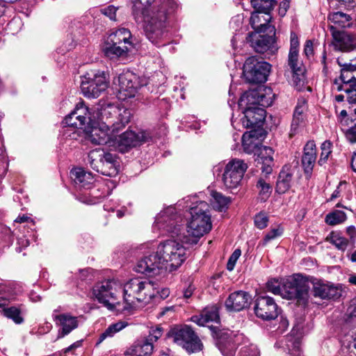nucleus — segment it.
<instances>
[{
  "instance_id": "7c9ffc66",
  "label": "nucleus",
  "mask_w": 356,
  "mask_h": 356,
  "mask_svg": "<svg viewBox=\"0 0 356 356\" xmlns=\"http://www.w3.org/2000/svg\"><path fill=\"white\" fill-rule=\"evenodd\" d=\"M130 50L128 45H122L114 44L107 39L102 47V51L105 56L109 58H115L123 56Z\"/></svg>"
},
{
  "instance_id": "4be33fe9",
  "label": "nucleus",
  "mask_w": 356,
  "mask_h": 356,
  "mask_svg": "<svg viewBox=\"0 0 356 356\" xmlns=\"http://www.w3.org/2000/svg\"><path fill=\"white\" fill-rule=\"evenodd\" d=\"M112 113L116 115L117 120L113 122H108V123L110 124L112 131L117 134L129 122L131 112L129 109L119 108L116 106L109 105L106 108L104 109L102 115L104 116Z\"/></svg>"
},
{
  "instance_id": "c85d7f7f",
  "label": "nucleus",
  "mask_w": 356,
  "mask_h": 356,
  "mask_svg": "<svg viewBox=\"0 0 356 356\" xmlns=\"http://www.w3.org/2000/svg\"><path fill=\"white\" fill-rule=\"evenodd\" d=\"M71 178L80 188H90L94 182V177L90 172L83 168H74L70 172Z\"/></svg>"
},
{
  "instance_id": "c9c22d12",
  "label": "nucleus",
  "mask_w": 356,
  "mask_h": 356,
  "mask_svg": "<svg viewBox=\"0 0 356 356\" xmlns=\"http://www.w3.org/2000/svg\"><path fill=\"white\" fill-rule=\"evenodd\" d=\"M326 241L333 245L336 249L345 252L349 245V240L339 232H332L326 237Z\"/></svg>"
},
{
  "instance_id": "bb28decb",
  "label": "nucleus",
  "mask_w": 356,
  "mask_h": 356,
  "mask_svg": "<svg viewBox=\"0 0 356 356\" xmlns=\"http://www.w3.org/2000/svg\"><path fill=\"white\" fill-rule=\"evenodd\" d=\"M302 330L301 325H295L291 330V335L286 339V346L290 351L291 356H302L300 351L302 334Z\"/></svg>"
},
{
  "instance_id": "de8ad7c7",
  "label": "nucleus",
  "mask_w": 356,
  "mask_h": 356,
  "mask_svg": "<svg viewBox=\"0 0 356 356\" xmlns=\"http://www.w3.org/2000/svg\"><path fill=\"white\" fill-rule=\"evenodd\" d=\"M337 80L341 84L343 85V88L355 86L356 84V76L348 72L346 68L341 67V75L339 79Z\"/></svg>"
},
{
  "instance_id": "cd10ccee",
  "label": "nucleus",
  "mask_w": 356,
  "mask_h": 356,
  "mask_svg": "<svg viewBox=\"0 0 356 356\" xmlns=\"http://www.w3.org/2000/svg\"><path fill=\"white\" fill-rule=\"evenodd\" d=\"M191 321L200 326H205L210 322H218L219 314L217 307L214 305L207 307L200 315L192 316Z\"/></svg>"
},
{
  "instance_id": "dca6fc26",
  "label": "nucleus",
  "mask_w": 356,
  "mask_h": 356,
  "mask_svg": "<svg viewBox=\"0 0 356 356\" xmlns=\"http://www.w3.org/2000/svg\"><path fill=\"white\" fill-rule=\"evenodd\" d=\"M108 87L105 74L97 73L92 75L87 74L81 82V91L88 98H97Z\"/></svg>"
},
{
  "instance_id": "4468645a",
  "label": "nucleus",
  "mask_w": 356,
  "mask_h": 356,
  "mask_svg": "<svg viewBox=\"0 0 356 356\" xmlns=\"http://www.w3.org/2000/svg\"><path fill=\"white\" fill-rule=\"evenodd\" d=\"M248 168V165L241 159L231 160L225 167L222 181L227 188H237Z\"/></svg>"
},
{
  "instance_id": "5fc2aeb1",
  "label": "nucleus",
  "mask_w": 356,
  "mask_h": 356,
  "mask_svg": "<svg viewBox=\"0 0 356 356\" xmlns=\"http://www.w3.org/2000/svg\"><path fill=\"white\" fill-rule=\"evenodd\" d=\"M316 157H302V164L307 176V178H309L314 165Z\"/></svg>"
},
{
  "instance_id": "49530a36",
  "label": "nucleus",
  "mask_w": 356,
  "mask_h": 356,
  "mask_svg": "<svg viewBox=\"0 0 356 356\" xmlns=\"http://www.w3.org/2000/svg\"><path fill=\"white\" fill-rule=\"evenodd\" d=\"M333 90L337 91L344 90L348 94V101L350 104H356V84L355 86L343 88L338 80L335 79L333 83Z\"/></svg>"
},
{
  "instance_id": "0e129e2a",
  "label": "nucleus",
  "mask_w": 356,
  "mask_h": 356,
  "mask_svg": "<svg viewBox=\"0 0 356 356\" xmlns=\"http://www.w3.org/2000/svg\"><path fill=\"white\" fill-rule=\"evenodd\" d=\"M304 156H316V147L314 140H309L304 147Z\"/></svg>"
},
{
  "instance_id": "5701e85b",
  "label": "nucleus",
  "mask_w": 356,
  "mask_h": 356,
  "mask_svg": "<svg viewBox=\"0 0 356 356\" xmlns=\"http://www.w3.org/2000/svg\"><path fill=\"white\" fill-rule=\"evenodd\" d=\"M250 295L243 291H237L232 293L226 299L225 305L229 312H240L250 304Z\"/></svg>"
},
{
  "instance_id": "6e6d98bb",
  "label": "nucleus",
  "mask_w": 356,
  "mask_h": 356,
  "mask_svg": "<svg viewBox=\"0 0 356 356\" xmlns=\"http://www.w3.org/2000/svg\"><path fill=\"white\" fill-rule=\"evenodd\" d=\"M267 290L275 295H280L282 296V286L281 287L280 283L277 280H271L266 284Z\"/></svg>"
},
{
  "instance_id": "e433bc0d",
  "label": "nucleus",
  "mask_w": 356,
  "mask_h": 356,
  "mask_svg": "<svg viewBox=\"0 0 356 356\" xmlns=\"http://www.w3.org/2000/svg\"><path fill=\"white\" fill-rule=\"evenodd\" d=\"M104 170H100L99 173L109 177H113L118 174L120 170V165L117 160V157H104Z\"/></svg>"
},
{
  "instance_id": "69168bd1",
  "label": "nucleus",
  "mask_w": 356,
  "mask_h": 356,
  "mask_svg": "<svg viewBox=\"0 0 356 356\" xmlns=\"http://www.w3.org/2000/svg\"><path fill=\"white\" fill-rule=\"evenodd\" d=\"M256 152L257 156H271L274 154V150L270 147L259 145Z\"/></svg>"
},
{
  "instance_id": "338daca9",
  "label": "nucleus",
  "mask_w": 356,
  "mask_h": 356,
  "mask_svg": "<svg viewBox=\"0 0 356 356\" xmlns=\"http://www.w3.org/2000/svg\"><path fill=\"white\" fill-rule=\"evenodd\" d=\"M256 152L257 156H271L274 154V150L270 147L259 145Z\"/></svg>"
},
{
  "instance_id": "052dcab7",
  "label": "nucleus",
  "mask_w": 356,
  "mask_h": 356,
  "mask_svg": "<svg viewBox=\"0 0 356 356\" xmlns=\"http://www.w3.org/2000/svg\"><path fill=\"white\" fill-rule=\"evenodd\" d=\"M241 254V251L240 249H236L234 251V252L231 254L227 264V269L228 270L232 271L234 268L236 261L238 259Z\"/></svg>"
},
{
  "instance_id": "1a4fd4ad",
  "label": "nucleus",
  "mask_w": 356,
  "mask_h": 356,
  "mask_svg": "<svg viewBox=\"0 0 356 356\" xmlns=\"http://www.w3.org/2000/svg\"><path fill=\"white\" fill-rule=\"evenodd\" d=\"M149 141H154V136L149 131H142L136 133L127 131L118 138H113L112 147L118 152L124 154L127 152L129 149Z\"/></svg>"
},
{
  "instance_id": "680f3d73",
  "label": "nucleus",
  "mask_w": 356,
  "mask_h": 356,
  "mask_svg": "<svg viewBox=\"0 0 356 356\" xmlns=\"http://www.w3.org/2000/svg\"><path fill=\"white\" fill-rule=\"evenodd\" d=\"M118 10V8L110 5L106 8H102L100 10L101 13L108 17L111 20L115 21L116 20V11Z\"/></svg>"
},
{
  "instance_id": "423d86ee",
  "label": "nucleus",
  "mask_w": 356,
  "mask_h": 356,
  "mask_svg": "<svg viewBox=\"0 0 356 356\" xmlns=\"http://www.w3.org/2000/svg\"><path fill=\"white\" fill-rule=\"evenodd\" d=\"M122 284L116 280H108L97 283L93 288V295L99 303L113 309L118 305V297L121 293Z\"/></svg>"
},
{
  "instance_id": "72a5a7b5",
  "label": "nucleus",
  "mask_w": 356,
  "mask_h": 356,
  "mask_svg": "<svg viewBox=\"0 0 356 356\" xmlns=\"http://www.w3.org/2000/svg\"><path fill=\"white\" fill-rule=\"evenodd\" d=\"M131 37V32L127 29L121 28L110 34L107 39L114 44L128 45L131 49L132 47V43L130 41Z\"/></svg>"
},
{
  "instance_id": "9d476101",
  "label": "nucleus",
  "mask_w": 356,
  "mask_h": 356,
  "mask_svg": "<svg viewBox=\"0 0 356 356\" xmlns=\"http://www.w3.org/2000/svg\"><path fill=\"white\" fill-rule=\"evenodd\" d=\"M271 65L264 61H259L254 56L246 59L243 69V74L247 82L251 83H264L270 71Z\"/></svg>"
},
{
  "instance_id": "f3484780",
  "label": "nucleus",
  "mask_w": 356,
  "mask_h": 356,
  "mask_svg": "<svg viewBox=\"0 0 356 356\" xmlns=\"http://www.w3.org/2000/svg\"><path fill=\"white\" fill-rule=\"evenodd\" d=\"M216 345L224 356H234L236 347L243 339L242 334H236L230 330H220L216 333Z\"/></svg>"
},
{
  "instance_id": "a18cd8bd",
  "label": "nucleus",
  "mask_w": 356,
  "mask_h": 356,
  "mask_svg": "<svg viewBox=\"0 0 356 356\" xmlns=\"http://www.w3.org/2000/svg\"><path fill=\"white\" fill-rule=\"evenodd\" d=\"M346 218V215L343 211L335 210L327 214L325 221L329 225H336L343 222Z\"/></svg>"
},
{
  "instance_id": "a211bd4d",
  "label": "nucleus",
  "mask_w": 356,
  "mask_h": 356,
  "mask_svg": "<svg viewBox=\"0 0 356 356\" xmlns=\"http://www.w3.org/2000/svg\"><path fill=\"white\" fill-rule=\"evenodd\" d=\"M157 254H151L144 256L138 261L135 270L137 273L147 276H156L166 273L165 267L162 265Z\"/></svg>"
},
{
  "instance_id": "b1692460",
  "label": "nucleus",
  "mask_w": 356,
  "mask_h": 356,
  "mask_svg": "<svg viewBox=\"0 0 356 356\" xmlns=\"http://www.w3.org/2000/svg\"><path fill=\"white\" fill-rule=\"evenodd\" d=\"M54 312H56V311H54ZM52 316L56 324L60 327V330L58 334V338L63 337L78 327L77 317L73 316L70 314H56L54 313Z\"/></svg>"
},
{
  "instance_id": "20e7f679",
  "label": "nucleus",
  "mask_w": 356,
  "mask_h": 356,
  "mask_svg": "<svg viewBox=\"0 0 356 356\" xmlns=\"http://www.w3.org/2000/svg\"><path fill=\"white\" fill-rule=\"evenodd\" d=\"M123 295L128 305L124 309L133 307L136 302L146 304L156 297L154 284L140 278L131 279L124 285Z\"/></svg>"
},
{
  "instance_id": "ddd939ff",
  "label": "nucleus",
  "mask_w": 356,
  "mask_h": 356,
  "mask_svg": "<svg viewBox=\"0 0 356 356\" xmlns=\"http://www.w3.org/2000/svg\"><path fill=\"white\" fill-rule=\"evenodd\" d=\"M273 103L271 90L264 88L245 92L238 101L239 108L268 107Z\"/></svg>"
},
{
  "instance_id": "603ef678",
  "label": "nucleus",
  "mask_w": 356,
  "mask_h": 356,
  "mask_svg": "<svg viewBox=\"0 0 356 356\" xmlns=\"http://www.w3.org/2000/svg\"><path fill=\"white\" fill-rule=\"evenodd\" d=\"M257 187L259 189V195L262 200H265L270 196L272 188L270 185L266 182L262 178L258 180Z\"/></svg>"
},
{
  "instance_id": "aec40b11",
  "label": "nucleus",
  "mask_w": 356,
  "mask_h": 356,
  "mask_svg": "<svg viewBox=\"0 0 356 356\" xmlns=\"http://www.w3.org/2000/svg\"><path fill=\"white\" fill-rule=\"evenodd\" d=\"M256 316L265 321L275 319L278 316V307L273 298L259 296L254 307Z\"/></svg>"
},
{
  "instance_id": "bf43d9fd",
  "label": "nucleus",
  "mask_w": 356,
  "mask_h": 356,
  "mask_svg": "<svg viewBox=\"0 0 356 356\" xmlns=\"http://www.w3.org/2000/svg\"><path fill=\"white\" fill-rule=\"evenodd\" d=\"M327 293V299H337L341 296L342 290L339 286L328 285Z\"/></svg>"
},
{
  "instance_id": "a19ab883",
  "label": "nucleus",
  "mask_w": 356,
  "mask_h": 356,
  "mask_svg": "<svg viewBox=\"0 0 356 356\" xmlns=\"http://www.w3.org/2000/svg\"><path fill=\"white\" fill-rule=\"evenodd\" d=\"M250 3L254 12L270 14L276 5L274 0H250Z\"/></svg>"
},
{
  "instance_id": "37998d69",
  "label": "nucleus",
  "mask_w": 356,
  "mask_h": 356,
  "mask_svg": "<svg viewBox=\"0 0 356 356\" xmlns=\"http://www.w3.org/2000/svg\"><path fill=\"white\" fill-rule=\"evenodd\" d=\"M255 161L257 167L261 170L262 174L265 176L271 174L274 167L273 157H257Z\"/></svg>"
},
{
  "instance_id": "a878e982",
  "label": "nucleus",
  "mask_w": 356,
  "mask_h": 356,
  "mask_svg": "<svg viewBox=\"0 0 356 356\" xmlns=\"http://www.w3.org/2000/svg\"><path fill=\"white\" fill-rule=\"evenodd\" d=\"M298 51L289 52L288 56V65L293 72V81L296 85H302L304 83V70L302 63L298 59Z\"/></svg>"
},
{
  "instance_id": "8fccbe9b",
  "label": "nucleus",
  "mask_w": 356,
  "mask_h": 356,
  "mask_svg": "<svg viewBox=\"0 0 356 356\" xmlns=\"http://www.w3.org/2000/svg\"><path fill=\"white\" fill-rule=\"evenodd\" d=\"M16 293L10 286H5L0 290V307L9 304L15 300Z\"/></svg>"
},
{
  "instance_id": "c03bdc74",
  "label": "nucleus",
  "mask_w": 356,
  "mask_h": 356,
  "mask_svg": "<svg viewBox=\"0 0 356 356\" xmlns=\"http://www.w3.org/2000/svg\"><path fill=\"white\" fill-rule=\"evenodd\" d=\"M328 19L333 24L340 27H346L350 26V22L352 19L350 15L342 12H336L329 15Z\"/></svg>"
},
{
  "instance_id": "c756f323",
  "label": "nucleus",
  "mask_w": 356,
  "mask_h": 356,
  "mask_svg": "<svg viewBox=\"0 0 356 356\" xmlns=\"http://www.w3.org/2000/svg\"><path fill=\"white\" fill-rule=\"evenodd\" d=\"M272 16L270 13H261L259 12H253L250 17V24L254 31L266 33L268 31V26Z\"/></svg>"
},
{
  "instance_id": "13d9d810",
  "label": "nucleus",
  "mask_w": 356,
  "mask_h": 356,
  "mask_svg": "<svg viewBox=\"0 0 356 356\" xmlns=\"http://www.w3.org/2000/svg\"><path fill=\"white\" fill-rule=\"evenodd\" d=\"M268 218L264 213L261 212L257 214L254 217V225L257 228L260 229L266 227L268 225Z\"/></svg>"
},
{
  "instance_id": "f03ea898",
  "label": "nucleus",
  "mask_w": 356,
  "mask_h": 356,
  "mask_svg": "<svg viewBox=\"0 0 356 356\" xmlns=\"http://www.w3.org/2000/svg\"><path fill=\"white\" fill-rule=\"evenodd\" d=\"M183 202L186 204L184 207L189 210L191 218L179 241L188 245H195L204 234L211 229L209 206L204 201H197L195 197H187Z\"/></svg>"
},
{
  "instance_id": "6e6552de",
  "label": "nucleus",
  "mask_w": 356,
  "mask_h": 356,
  "mask_svg": "<svg viewBox=\"0 0 356 356\" xmlns=\"http://www.w3.org/2000/svg\"><path fill=\"white\" fill-rule=\"evenodd\" d=\"M309 289V280L300 274H296L284 282L282 297L289 300H305Z\"/></svg>"
},
{
  "instance_id": "393cba45",
  "label": "nucleus",
  "mask_w": 356,
  "mask_h": 356,
  "mask_svg": "<svg viewBox=\"0 0 356 356\" xmlns=\"http://www.w3.org/2000/svg\"><path fill=\"white\" fill-rule=\"evenodd\" d=\"M330 29L336 49L341 51H351L356 49V38L345 31H336L332 26H330Z\"/></svg>"
},
{
  "instance_id": "3c124183",
  "label": "nucleus",
  "mask_w": 356,
  "mask_h": 356,
  "mask_svg": "<svg viewBox=\"0 0 356 356\" xmlns=\"http://www.w3.org/2000/svg\"><path fill=\"white\" fill-rule=\"evenodd\" d=\"M259 350L256 345L246 343L243 344L238 353V356H259Z\"/></svg>"
},
{
  "instance_id": "4d7b16f0",
  "label": "nucleus",
  "mask_w": 356,
  "mask_h": 356,
  "mask_svg": "<svg viewBox=\"0 0 356 356\" xmlns=\"http://www.w3.org/2000/svg\"><path fill=\"white\" fill-rule=\"evenodd\" d=\"M104 161V158L103 157H88V163L98 172L103 170Z\"/></svg>"
},
{
  "instance_id": "774afa93",
  "label": "nucleus",
  "mask_w": 356,
  "mask_h": 356,
  "mask_svg": "<svg viewBox=\"0 0 356 356\" xmlns=\"http://www.w3.org/2000/svg\"><path fill=\"white\" fill-rule=\"evenodd\" d=\"M72 113L73 115H78L90 116V113L88 111V108L85 106L83 104H78Z\"/></svg>"
},
{
  "instance_id": "e2e57ef3",
  "label": "nucleus",
  "mask_w": 356,
  "mask_h": 356,
  "mask_svg": "<svg viewBox=\"0 0 356 356\" xmlns=\"http://www.w3.org/2000/svg\"><path fill=\"white\" fill-rule=\"evenodd\" d=\"M163 334V330L161 327L153 328L150 330L149 334L147 338H145L149 342L153 343L156 341L159 338L161 337Z\"/></svg>"
},
{
  "instance_id": "864d4df0",
  "label": "nucleus",
  "mask_w": 356,
  "mask_h": 356,
  "mask_svg": "<svg viewBox=\"0 0 356 356\" xmlns=\"http://www.w3.org/2000/svg\"><path fill=\"white\" fill-rule=\"evenodd\" d=\"M282 234V229L280 227L271 229L265 236L264 239L259 242V245L265 246L270 241L276 238Z\"/></svg>"
},
{
  "instance_id": "0eeeda50",
  "label": "nucleus",
  "mask_w": 356,
  "mask_h": 356,
  "mask_svg": "<svg viewBox=\"0 0 356 356\" xmlns=\"http://www.w3.org/2000/svg\"><path fill=\"white\" fill-rule=\"evenodd\" d=\"M169 337L188 353H195L202 350V343L200 339L189 326L172 329Z\"/></svg>"
},
{
  "instance_id": "58836bf2",
  "label": "nucleus",
  "mask_w": 356,
  "mask_h": 356,
  "mask_svg": "<svg viewBox=\"0 0 356 356\" xmlns=\"http://www.w3.org/2000/svg\"><path fill=\"white\" fill-rule=\"evenodd\" d=\"M90 121V116L78 115H73L72 112L65 118V123L67 126L76 127L79 129H82L85 124H89Z\"/></svg>"
},
{
  "instance_id": "6ab92c4d",
  "label": "nucleus",
  "mask_w": 356,
  "mask_h": 356,
  "mask_svg": "<svg viewBox=\"0 0 356 356\" xmlns=\"http://www.w3.org/2000/svg\"><path fill=\"white\" fill-rule=\"evenodd\" d=\"M115 132L112 131L110 124L102 123L91 127L87 134L86 140L95 145L108 144L111 147L113 142Z\"/></svg>"
},
{
  "instance_id": "2eb2a0df",
  "label": "nucleus",
  "mask_w": 356,
  "mask_h": 356,
  "mask_svg": "<svg viewBox=\"0 0 356 356\" xmlns=\"http://www.w3.org/2000/svg\"><path fill=\"white\" fill-rule=\"evenodd\" d=\"M301 172L299 168L298 161L284 165L276 183V191L279 194H284L287 192L292 184V182L301 178Z\"/></svg>"
},
{
  "instance_id": "39448f33",
  "label": "nucleus",
  "mask_w": 356,
  "mask_h": 356,
  "mask_svg": "<svg viewBox=\"0 0 356 356\" xmlns=\"http://www.w3.org/2000/svg\"><path fill=\"white\" fill-rule=\"evenodd\" d=\"M182 222L183 218L177 213L175 208L169 207L157 215L153 227L162 234H169L179 240L180 236H182Z\"/></svg>"
},
{
  "instance_id": "f257e3e1",
  "label": "nucleus",
  "mask_w": 356,
  "mask_h": 356,
  "mask_svg": "<svg viewBox=\"0 0 356 356\" xmlns=\"http://www.w3.org/2000/svg\"><path fill=\"white\" fill-rule=\"evenodd\" d=\"M154 0H132V13L137 22L146 24L145 32L147 38L153 44L159 45L168 36V17L177 8L175 0H161L149 10Z\"/></svg>"
},
{
  "instance_id": "09e8293b",
  "label": "nucleus",
  "mask_w": 356,
  "mask_h": 356,
  "mask_svg": "<svg viewBox=\"0 0 356 356\" xmlns=\"http://www.w3.org/2000/svg\"><path fill=\"white\" fill-rule=\"evenodd\" d=\"M312 284L313 286V293L315 297H318L321 299H326L327 297V287L328 284H324L320 281L309 280V284Z\"/></svg>"
},
{
  "instance_id": "79ce46f5",
  "label": "nucleus",
  "mask_w": 356,
  "mask_h": 356,
  "mask_svg": "<svg viewBox=\"0 0 356 356\" xmlns=\"http://www.w3.org/2000/svg\"><path fill=\"white\" fill-rule=\"evenodd\" d=\"M210 195L211 196V203L215 209L222 211L227 207L230 202L229 197L215 191H211Z\"/></svg>"
},
{
  "instance_id": "9b49d317",
  "label": "nucleus",
  "mask_w": 356,
  "mask_h": 356,
  "mask_svg": "<svg viewBox=\"0 0 356 356\" xmlns=\"http://www.w3.org/2000/svg\"><path fill=\"white\" fill-rule=\"evenodd\" d=\"M114 83L118 86L120 98L124 99L134 97L138 90L147 84V81L131 71H126L114 80Z\"/></svg>"
},
{
  "instance_id": "7ed1b4c3",
  "label": "nucleus",
  "mask_w": 356,
  "mask_h": 356,
  "mask_svg": "<svg viewBox=\"0 0 356 356\" xmlns=\"http://www.w3.org/2000/svg\"><path fill=\"white\" fill-rule=\"evenodd\" d=\"M184 243L177 240H166L157 246L156 254L168 273L176 270L187 257L186 248Z\"/></svg>"
},
{
  "instance_id": "f704fd0d",
  "label": "nucleus",
  "mask_w": 356,
  "mask_h": 356,
  "mask_svg": "<svg viewBox=\"0 0 356 356\" xmlns=\"http://www.w3.org/2000/svg\"><path fill=\"white\" fill-rule=\"evenodd\" d=\"M307 109V101L305 99H299L295 108L293 117L291 123V129L294 131L298 129L299 124L305 119V113Z\"/></svg>"
},
{
  "instance_id": "4c0bfd02",
  "label": "nucleus",
  "mask_w": 356,
  "mask_h": 356,
  "mask_svg": "<svg viewBox=\"0 0 356 356\" xmlns=\"http://www.w3.org/2000/svg\"><path fill=\"white\" fill-rule=\"evenodd\" d=\"M8 304H6L3 307H0L1 309V312L2 314L9 318L13 320V321L16 324H22L24 322V318L22 316L21 309L17 307H7Z\"/></svg>"
},
{
  "instance_id": "f8f14e48",
  "label": "nucleus",
  "mask_w": 356,
  "mask_h": 356,
  "mask_svg": "<svg viewBox=\"0 0 356 356\" xmlns=\"http://www.w3.org/2000/svg\"><path fill=\"white\" fill-rule=\"evenodd\" d=\"M268 31L266 33L254 31L250 33L247 37L248 42L258 53L264 54L268 51L274 53L277 50L275 45V28L268 26Z\"/></svg>"
},
{
  "instance_id": "473e14b6",
  "label": "nucleus",
  "mask_w": 356,
  "mask_h": 356,
  "mask_svg": "<svg viewBox=\"0 0 356 356\" xmlns=\"http://www.w3.org/2000/svg\"><path fill=\"white\" fill-rule=\"evenodd\" d=\"M257 140L256 131L252 130L243 134L242 136V145L245 154H254L256 156V151L259 146L257 143Z\"/></svg>"
},
{
  "instance_id": "ea45409f",
  "label": "nucleus",
  "mask_w": 356,
  "mask_h": 356,
  "mask_svg": "<svg viewBox=\"0 0 356 356\" xmlns=\"http://www.w3.org/2000/svg\"><path fill=\"white\" fill-rule=\"evenodd\" d=\"M128 325V323L123 321L110 325L99 337L97 343H102L104 339L108 337H113L116 333L119 332Z\"/></svg>"
},
{
  "instance_id": "412c9836",
  "label": "nucleus",
  "mask_w": 356,
  "mask_h": 356,
  "mask_svg": "<svg viewBox=\"0 0 356 356\" xmlns=\"http://www.w3.org/2000/svg\"><path fill=\"white\" fill-rule=\"evenodd\" d=\"M243 113L241 119L243 128H252L260 127L266 118V111L262 107H252L250 108H240Z\"/></svg>"
},
{
  "instance_id": "2f4dec72",
  "label": "nucleus",
  "mask_w": 356,
  "mask_h": 356,
  "mask_svg": "<svg viewBox=\"0 0 356 356\" xmlns=\"http://www.w3.org/2000/svg\"><path fill=\"white\" fill-rule=\"evenodd\" d=\"M153 351V345L146 339L137 340L129 348L127 353L131 356H149Z\"/></svg>"
}]
</instances>
